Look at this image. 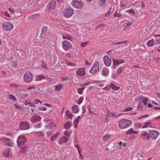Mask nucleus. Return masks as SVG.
Listing matches in <instances>:
<instances>
[{"instance_id":"8fccbe9b","label":"nucleus","mask_w":160,"mask_h":160,"mask_svg":"<svg viewBox=\"0 0 160 160\" xmlns=\"http://www.w3.org/2000/svg\"><path fill=\"white\" fill-rule=\"evenodd\" d=\"M82 90L81 88H79L78 89V93L80 94H82Z\"/></svg>"},{"instance_id":"338daca9","label":"nucleus","mask_w":160,"mask_h":160,"mask_svg":"<svg viewBox=\"0 0 160 160\" xmlns=\"http://www.w3.org/2000/svg\"><path fill=\"white\" fill-rule=\"evenodd\" d=\"M85 64H86L87 65H89V64H91V63H89L88 61H86V62H85Z\"/></svg>"},{"instance_id":"a18cd8bd","label":"nucleus","mask_w":160,"mask_h":160,"mask_svg":"<svg viewBox=\"0 0 160 160\" xmlns=\"http://www.w3.org/2000/svg\"><path fill=\"white\" fill-rule=\"evenodd\" d=\"M126 42L125 41H121V42H115L113 43H112L113 44V45H118V44H122V43H125Z\"/></svg>"},{"instance_id":"3c124183","label":"nucleus","mask_w":160,"mask_h":160,"mask_svg":"<svg viewBox=\"0 0 160 160\" xmlns=\"http://www.w3.org/2000/svg\"><path fill=\"white\" fill-rule=\"evenodd\" d=\"M74 124H75V126H74V128L75 129L77 128V124H77V121L76 119H75L74 122H73Z\"/></svg>"},{"instance_id":"f257e3e1","label":"nucleus","mask_w":160,"mask_h":160,"mask_svg":"<svg viewBox=\"0 0 160 160\" xmlns=\"http://www.w3.org/2000/svg\"><path fill=\"white\" fill-rule=\"evenodd\" d=\"M119 123L120 128L124 129L130 126L132 124V122L130 120L124 119L120 120Z\"/></svg>"},{"instance_id":"5701e85b","label":"nucleus","mask_w":160,"mask_h":160,"mask_svg":"<svg viewBox=\"0 0 160 160\" xmlns=\"http://www.w3.org/2000/svg\"><path fill=\"white\" fill-rule=\"evenodd\" d=\"M28 147L27 146L23 147L20 150V152L22 153L25 152L28 150Z\"/></svg>"},{"instance_id":"a878e982","label":"nucleus","mask_w":160,"mask_h":160,"mask_svg":"<svg viewBox=\"0 0 160 160\" xmlns=\"http://www.w3.org/2000/svg\"><path fill=\"white\" fill-rule=\"evenodd\" d=\"M139 131H133L132 130V128H131L129 130H128L126 132V133L127 134H134V133H137Z\"/></svg>"},{"instance_id":"0eeeda50","label":"nucleus","mask_w":160,"mask_h":160,"mask_svg":"<svg viewBox=\"0 0 160 160\" xmlns=\"http://www.w3.org/2000/svg\"><path fill=\"white\" fill-rule=\"evenodd\" d=\"M63 49L65 51H67L70 48L72 47V45L71 42L67 40L64 41L62 43Z\"/></svg>"},{"instance_id":"2eb2a0df","label":"nucleus","mask_w":160,"mask_h":160,"mask_svg":"<svg viewBox=\"0 0 160 160\" xmlns=\"http://www.w3.org/2000/svg\"><path fill=\"white\" fill-rule=\"evenodd\" d=\"M78 75L83 76L85 74V70L83 68H81L78 70L77 72Z\"/></svg>"},{"instance_id":"473e14b6","label":"nucleus","mask_w":160,"mask_h":160,"mask_svg":"<svg viewBox=\"0 0 160 160\" xmlns=\"http://www.w3.org/2000/svg\"><path fill=\"white\" fill-rule=\"evenodd\" d=\"M114 16L115 17H120L121 16V15L119 14V11H117L115 13Z\"/></svg>"},{"instance_id":"9d476101","label":"nucleus","mask_w":160,"mask_h":160,"mask_svg":"<svg viewBox=\"0 0 160 160\" xmlns=\"http://www.w3.org/2000/svg\"><path fill=\"white\" fill-rule=\"evenodd\" d=\"M84 3L82 2H79L78 1H72V5L73 6L77 8H80L83 6Z\"/></svg>"},{"instance_id":"6ab92c4d","label":"nucleus","mask_w":160,"mask_h":160,"mask_svg":"<svg viewBox=\"0 0 160 160\" xmlns=\"http://www.w3.org/2000/svg\"><path fill=\"white\" fill-rule=\"evenodd\" d=\"M68 140V138L66 137H62L59 141V144H61L62 143L67 142Z\"/></svg>"},{"instance_id":"cd10ccee","label":"nucleus","mask_w":160,"mask_h":160,"mask_svg":"<svg viewBox=\"0 0 160 160\" xmlns=\"http://www.w3.org/2000/svg\"><path fill=\"white\" fill-rule=\"evenodd\" d=\"M59 134L60 133L59 132H57L51 138V140L52 141L55 139Z\"/></svg>"},{"instance_id":"603ef678","label":"nucleus","mask_w":160,"mask_h":160,"mask_svg":"<svg viewBox=\"0 0 160 160\" xmlns=\"http://www.w3.org/2000/svg\"><path fill=\"white\" fill-rule=\"evenodd\" d=\"M148 117V115H145L144 116H141L140 118L139 117L138 118L141 119H142V118H147V117Z\"/></svg>"},{"instance_id":"c756f323","label":"nucleus","mask_w":160,"mask_h":160,"mask_svg":"<svg viewBox=\"0 0 160 160\" xmlns=\"http://www.w3.org/2000/svg\"><path fill=\"white\" fill-rule=\"evenodd\" d=\"M66 114L68 116V118L70 119L72 118V114L70 112L67 110L66 111Z\"/></svg>"},{"instance_id":"4468645a","label":"nucleus","mask_w":160,"mask_h":160,"mask_svg":"<svg viewBox=\"0 0 160 160\" xmlns=\"http://www.w3.org/2000/svg\"><path fill=\"white\" fill-rule=\"evenodd\" d=\"M113 64L114 65L117 66L119 64L125 62V61L123 59H114L113 60Z\"/></svg>"},{"instance_id":"2f4dec72","label":"nucleus","mask_w":160,"mask_h":160,"mask_svg":"<svg viewBox=\"0 0 160 160\" xmlns=\"http://www.w3.org/2000/svg\"><path fill=\"white\" fill-rule=\"evenodd\" d=\"M110 138V136L109 135H106L102 137V139L104 141H107Z\"/></svg>"},{"instance_id":"39448f33","label":"nucleus","mask_w":160,"mask_h":160,"mask_svg":"<svg viewBox=\"0 0 160 160\" xmlns=\"http://www.w3.org/2000/svg\"><path fill=\"white\" fill-rule=\"evenodd\" d=\"M3 30L5 31H10L13 28V25L10 22H5L2 24Z\"/></svg>"},{"instance_id":"7c9ffc66","label":"nucleus","mask_w":160,"mask_h":160,"mask_svg":"<svg viewBox=\"0 0 160 160\" xmlns=\"http://www.w3.org/2000/svg\"><path fill=\"white\" fill-rule=\"evenodd\" d=\"M62 38L63 39H67L69 40H70V41H71L72 39V37L68 35H66V36H62Z\"/></svg>"},{"instance_id":"a211bd4d","label":"nucleus","mask_w":160,"mask_h":160,"mask_svg":"<svg viewBox=\"0 0 160 160\" xmlns=\"http://www.w3.org/2000/svg\"><path fill=\"white\" fill-rule=\"evenodd\" d=\"M47 28L46 27H44L42 28L41 30V35L40 36V38H42L44 35L45 34V33L47 32Z\"/></svg>"},{"instance_id":"6e6d98bb","label":"nucleus","mask_w":160,"mask_h":160,"mask_svg":"<svg viewBox=\"0 0 160 160\" xmlns=\"http://www.w3.org/2000/svg\"><path fill=\"white\" fill-rule=\"evenodd\" d=\"M80 118V116H78V118L77 119H76V121H77V124H78V122H79V119Z\"/></svg>"},{"instance_id":"58836bf2","label":"nucleus","mask_w":160,"mask_h":160,"mask_svg":"<svg viewBox=\"0 0 160 160\" xmlns=\"http://www.w3.org/2000/svg\"><path fill=\"white\" fill-rule=\"evenodd\" d=\"M34 133V134H37L39 136H43V133H42V132H35Z\"/></svg>"},{"instance_id":"bf43d9fd","label":"nucleus","mask_w":160,"mask_h":160,"mask_svg":"<svg viewBox=\"0 0 160 160\" xmlns=\"http://www.w3.org/2000/svg\"><path fill=\"white\" fill-rule=\"evenodd\" d=\"M132 22H128L127 24V26H132Z\"/></svg>"},{"instance_id":"7ed1b4c3","label":"nucleus","mask_w":160,"mask_h":160,"mask_svg":"<svg viewBox=\"0 0 160 160\" xmlns=\"http://www.w3.org/2000/svg\"><path fill=\"white\" fill-rule=\"evenodd\" d=\"M63 13L66 18H69L73 15V10L71 8H66L64 10Z\"/></svg>"},{"instance_id":"49530a36","label":"nucleus","mask_w":160,"mask_h":160,"mask_svg":"<svg viewBox=\"0 0 160 160\" xmlns=\"http://www.w3.org/2000/svg\"><path fill=\"white\" fill-rule=\"evenodd\" d=\"M88 43V42L87 41L85 42L81 43V45L82 46V47H83L85 46Z\"/></svg>"},{"instance_id":"c03bdc74","label":"nucleus","mask_w":160,"mask_h":160,"mask_svg":"<svg viewBox=\"0 0 160 160\" xmlns=\"http://www.w3.org/2000/svg\"><path fill=\"white\" fill-rule=\"evenodd\" d=\"M147 101H148L149 100L147 98H144L143 100H142V102L143 103V104L146 105L147 104Z\"/></svg>"},{"instance_id":"09e8293b","label":"nucleus","mask_w":160,"mask_h":160,"mask_svg":"<svg viewBox=\"0 0 160 160\" xmlns=\"http://www.w3.org/2000/svg\"><path fill=\"white\" fill-rule=\"evenodd\" d=\"M132 110V107H128V108H126L125 109V110L124 111H126V112H127V111H131Z\"/></svg>"},{"instance_id":"4be33fe9","label":"nucleus","mask_w":160,"mask_h":160,"mask_svg":"<svg viewBox=\"0 0 160 160\" xmlns=\"http://www.w3.org/2000/svg\"><path fill=\"white\" fill-rule=\"evenodd\" d=\"M109 70L106 68H104L103 69L102 75L103 76H107Z\"/></svg>"},{"instance_id":"dca6fc26","label":"nucleus","mask_w":160,"mask_h":160,"mask_svg":"<svg viewBox=\"0 0 160 160\" xmlns=\"http://www.w3.org/2000/svg\"><path fill=\"white\" fill-rule=\"evenodd\" d=\"M150 135L146 132H144L141 135V138L144 140H148L150 138Z\"/></svg>"},{"instance_id":"a19ab883","label":"nucleus","mask_w":160,"mask_h":160,"mask_svg":"<svg viewBox=\"0 0 160 160\" xmlns=\"http://www.w3.org/2000/svg\"><path fill=\"white\" fill-rule=\"evenodd\" d=\"M41 67L42 68H44L47 69V66L46 65L45 63L42 62L41 63Z\"/></svg>"},{"instance_id":"e2e57ef3","label":"nucleus","mask_w":160,"mask_h":160,"mask_svg":"<svg viewBox=\"0 0 160 160\" xmlns=\"http://www.w3.org/2000/svg\"><path fill=\"white\" fill-rule=\"evenodd\" d=\"M102 3H103V5H104L105 2H106V0H100Z\"/></svg>"},{"instance_id":"f8f14e48","label":"nucleus","mask_w":160,"mask_h":160,"mask_svg":"<svg viewBox=\"0 0 160 160\" xmlns=\"http://www.w3.org/2000/svg\"><path fill=\"white\" fill-rule=\"evenodd\" d=\"M56 2L54 0L51 1L48 4L47 8H48V10L51 11L53 10L55 8Z\"/></svg>"},{"instance_id":"f03ea898","label":"nucleus","mask_w":160,"mask_h":160,"mask_svg":"<svg viewBox=\"0 0 160 160\" xmlns=\"http://www.w3.org/2000/svg\"><path fill=\"white\" fill-rule=\"evenodd\" d=\"M27 141V138L23 136H19L17 140L18 146L21 147Z\"/></svg>"},{"instance_id":"5fc2aeb1","label":"nucleus","mask_w":160,"mask_h":160,"mask_svg":"<svg viewBox=\"0 0 160 160\" xmlns=\"http://www.w3.org/2000/svg\"><path fill=\"white\" fill-rule=\"evenodd\" d=\"M114 9L113 8H111L108 12H109L110 14L112 12L114 11Z\"/></svg>"},{"instance_id":"69168bd1","label":"nucleus","mask_w":160,"mask_h":160,"mask_svg":"<svg viewBox=\"0 0 160 160\" xmlns=\"http://www.w3.org/2000/svg\"><path fill=\"white\" fill-rule=\"evenodd\" d=\"M5 14L6 16H9V14L7 12H5Z\"/></svg>"},{"instance_id":"c9c22d12","label":"nucleus","mask_w":160,"mask_h":160,"mask_svg":"<svg viewBox=\"0 0 160 160\" xmlns=\"http://www.w3.org/2000/svg\"><path fill=\"white\" fill-rule=\"evenodd\" d=\"M119 145L120 146H121L120 149H123L124 148V147L125 146V144L124 143H123L122 142H121L119 143Z\"/></svg>"},{"instance_id":"f704fd0d","label":"nucleus","mask_w":160,"mask_h":160,"mask_svg":"<svg viewBox=\"0 0 160 160\" xmlns=\"http://www.w3.org/2000/svg\"><path fill=\"white\" fill-rule=\"evenodd\" d=\"M11 64H12L14 67L16 68L19 65V63L16 62H13Z\"/></svg>"},{"instance_id":"423d86ee","label":"nucleus","mask_w":160,"mask_h":160,"mask_svg":"<svg viewBox=\"0 0 160 160\" xmlns=\"http://www.w3.org/2000/svg\"><path fill=\"white\" fill-rule=\"evenodd\" d=\"M33 78V75L30 72H26L24 75L23 78L24 81L27 82H30Z\"/></svg>"},{"instance_id":"aec40b11","label":"nucleus","mask_w":160,"mask_h":160,"mask_svg":"<svg viewBox=\"0 0 160 160\" xmlns=\"http://www.w3.org/2000/svg\"><path fill=\"white\" fill-rule=\"evenodd\" d=\"M72 112L74 113H78L79 111V109L77 105H75L72 107Z\"/></svg>"},{"instance_id":"412c9836","label":"nucleus","mask_w":160,"mask_h":160,"mask_svg":"<svg viewBox=\"0 0 160 160\" xmlns=\"http://www.w3.org/2000/svg\"><path fill=\"white\" fill-rule=\"evenodd\" d=\"M72 125V122H68L66 123L64 125V128L66 129H69L71 127Z\"/></svg>"},{"instance_id":"bb28decb","label":"nucleus","mask_w":160,"mask_h":160,"mask_svg":"<svg viewBox=\"0 0 160 160\" xmlns=\"http://www.w3.org/2000/svg\"><path fill=\"white\" fill-rule=\"evenodd\" d=\"M5 139H7L8 141V143H5V144L7 145L8 146H12L13 145V143L11 142L12 140H11L10 139H9V138L8 139L7 138H5Z\"/></svg>"},{"instance_id":"9b49d317","label":"nucleus","mask_w":160,"mask_h":160,"mask_svg":"<svg viewBox=\"0 0 160 160\" xmlns=\"http://www.w3.org/2000/svg\"><path fill=\"white\" fill-rule=\"evenodd\" d=\"M103 61L105 65L108 67L109 66L111 63V61L110 58L107 55L104 56Z\"/></svg>"},{"instance_id":"e433bc0d","label":"nucleus","mask_w":160,"mask_h":160,"mask_svg":"<svg viewBox=\"0 0 160 160\" xmlns=\"http://www.w3.org/2000/svg\"><path fill=\"white\" fill-rule=\"evenodd\" d=\"M9 99H10L11 100H13L14 101H15L16 100V98L15 97V96L12 95H9Z\"/></svg>"},{"instance_id":"ea45409f","label":"nucleus","mask_w":160,"mask_h":160,"mask_svg":"<svg viewBox=\"0 0 160 160\" xmlns=\"http://www.w3.org/2000/svg\"><path fill=\"white\" fill-rule=\"evenodd\" d=\"M83 98L82 97H80L78 100V102L77 103L79 105L83 101Z\"/></svg>"},{"instance_id":"0e129e2a","label":"nucleus","mask_w":160,"mask_h":160,"mask_svg":"<svg viewBox=\"0 0 160 160\" xmlns=\"http://www.w3.org/2000/svg\"><path fill=\"white\" fill-rule=\"evenodd\" d=\"M110 14V13L109 12H108L105 15V16L107 17H108L109 16Z\"/></svg>"},{"instance_id":"4d7b16f0","label":"nucleus","mask_w":160,"mask_h":160,"mask_svg":"<svg viewBox=\"0 0 160 160\" xmlns=\"http://www.w3.org/2000/svg\"><path fill=\"white\" fill-rule=\"evenodd\" d=\"M68 66H74V64L73 63H68Z\"/></svg>"},{"instance_id":"864d4df0","label":"nucleus","mask_w":160,"mask_h":160,"mask_svg":"<svg viewBox=\"0 0 160 160\" xmlns=\"http://www.w3.org/2000/svg\"><path fill=\"white\" fill-rule=\"evenodd\" d=\"M128 12L131 13H134V12L133 9H131L128 10Z\"/></svg>"},{"instance_id":"393cba45","label":"nucleus","mask_w":160,"mask_h":160,"mask_svg":"<svg viewBox=\"0 0 160 160\" xmlns=\"http://www.w3.org/2000/svg\"><path fill=\"white\" fill-rule=\"evenodd\" d=\"M154 44V41L153 39L150 40L147 42L148 45L149 47L152 46Z\"/></svg>"},{"instance_id":"1a4fd4ad","label":"nucleus","mask_w":160,"mask_h":160,"mask_svg":"<svg viewBox=\"0 0 160 160\" xmlns=\"http://www.w3.org/2000/svg\"><path fill=\"white\" fill-rule=\"evenodd\" d=\"M149 134L150 136L152 139H155L159 135V132L156 130H150Z\"/></svg>"},{"instance_id":"680f3d73","label":"nucleus","mask_w":160,"mask_h":160,"mask_svg":"<svg viewBox=\"0 0 160 160\" xmlns=\"http://www.w3.org/2000/svg\"><path fill=\"white\" fill-rule=\"evenodd\" d=\"M136 157H133L132 158V159L131 160H139V158H136Z\"/></svg>"},{"instance_id":"72a5a7b5","label":"nucleus","mask_w":160,"mask_h":160,"mask_svg":"<svg viewBox=\"0 0 160 160\" xmlns=\"http://www.w3.org/2000/svg\"><path fill=\"white\" fill-rule=\"evenodd\" d=\"M142 103L141 102H140L138 104L137 109L139 110H141L142 108Z\"/></svg>"},{"instance_id":"6e6552de","label":"nucleus","mask_w":160,"mask_h":160,"mask_svg":"<svg viewBox=\"0 0 160 160\" xmlns=\"http://www.w3.org/2000/svg\"><path fill=\"white\" fill-rule=\"evenodd\" d=\"M20 128L22 130H26L30 128V124L28 122H20Z\"/></svg>"},{"instance_id":"4c0bfd02","label":"nucleus","mask_w":160,"mask_h":160,"mask_svg":"<svg viewBox=\"0 0 160 160\" xmlns=\"http://www.w3.org/2000/svg\"><path fill=\"white\" fill-rule=\"evenodd\" d=\"M62 88V86L61 85H57L55 87V89L57 90H59L61 89Z\"/></svg>"},{"instance_id":"774afa93","label":"nucleus","mask_w":160,"mask_h":160,"mask_svg":"<svg viewBox=\"0 0 160 160\" xmlns=\"http://www.w3.org/2000/svg\"><path fill=\"white\" fill-rule=\"evenodd\" d=\"M156 95L158 96L160 98V93L159 92H157L156 93Z\"/></svg>"},{"instance_id":"f3484780","label":"nucleus","mask_w":160,"mask_h":160,"mask_svg":"<svg viewBox=\"0 0 160 160\" xmlns=\"http://www.w3.org/2000/svg\"><path fill=\"white\" fill-rule=\"evenodd\" d=\"M10 150L9 148L5 149L2 153L3 156L5 158L8 157L10 156Z\"/></svg>"},{"instance_id":"ddd939ff","label":"nucleus","mask_w":160,"mask_h":160,"mask_svg":"<svg viewBox=\"0 0 160 160\" xmlns=\"http://www.w3.org/2000/svg\"><path fill=\"white\" fill-rule=\"evenodd\" d=\"M41 119V118L37 115H34L30 118V121L33 123L39 121Z\"/></svg>"},{"instance_id":"b1692460","label":"nucleus","mask_w":160,"mask_h":160,"mask_svg":"<svg viewBox=\"0 0 160 160\" xmlns=\"http://www.w3.org/2000/svg\"><path fill=\"white\" fill-rule=\"evenodd\" d=\"M110 87L112 88V89L114 91H117L120 88L119 87L116 86L114 84L112 83L111 84Z\"/></svg>"},{"instance_id":"37998d69","label":"nucleus","mask_w":160,"mask_h":160,"mask_svg":"<svg viewBox=\"0 0 160 160\" xmlns=\"http://www.w3.org/2000/svg\"><path fill=\"white\" fill-rule=\"evenodd\" d=\"M123 68H122V67H120L119 68H118L117 71V74L118 75L120 74Z\"/></svg>"},{"instance_id":"052dcab7","label":"nucleus","mask_w":160,"mask_h":160,"mask_svg":"<svg viewBox=\"0 0 160 160\" xmlns=\"http://www.w3.org/2000/svg\"><path fill=\"white\" fill-rule=\"evenodd\" d=\"M71 54L69 53H67L66 56L68 57H71Z\"/></svg>"},{"instance_id":"13d9d810","label":"nucleus","mask_w":160,"mask_h":160,"mask_svg":"<svg viewBox=\"0 0 160 160\" xmlns=\"http://www.w3.org/2000/svg\"><path fill=\"white\" fill-rule=\"evenodd\" d=\"M24 103L25 104V105H29L30 104V102H28L27 101H25Z\"/></svg>"},{"instance_id":"de8ad7c7","label":"nucleus","mask_w":160,"mask_h":160,"mask_svg":"<svg viewBox=\"0 0 160 160\" xmlns=\"http://www.w3.org/2000/svg\"><path fill=\"white\" fill-rule=\"evenodd\" d=\"M155 43L156 44L160 43V38H157L155 41Z\"/></svg>"},{"instance_id":"c85d7f7f","label":"nucleus","mask_w":160,"mask_h":160,"mask_svg":"<svg viewBox=\"0 0 160 160\" xmlns=\"http://www.w3.org/2000/svg\"><path fill=\"white\" fill-rule=\"evenodd\" d=\"M44 78V76L43 75H40L38 76L36 78V80L37 81H39L41 80L42 79Z\"/></svg>"},{"instance_id":"20e7f679","label":"nucleus","mask_w":160,"mask_h":160,"mask_svg":"<svg viewBox=\"0 0 160 160\" xmlns=\"http://www.w3.org/2000/svg\"><path fill=\"white\" fill-rule=\"evenodd\" d=\"M99 63L98 61H96L92 67L89 72L92 74H94L99 69Z\"/></svg>"},{"instance_id":"79ce46f5","label":"nucleus","mask_w":160,"mask_h":160,"mask_svg":"<svg viewBox=\"0 0 160 160\" xmlns=\"http://www.w3.org/2000/svg\"><path fill=\"white\" fill-rule=\"evenodd\" d=\"M151 123L150 122H147L142 127V128H146L148 127L149 125L151 124Z\"/></svg>"}]
</instances>
